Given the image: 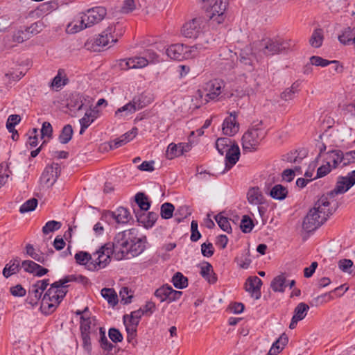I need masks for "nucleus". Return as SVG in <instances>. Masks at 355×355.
<instances>
[{
  "label": "nucleus",
  "instance_id": "27",
  "mask_svg": "<svg viewBox=\"0 0 355 355\" xmlns=\"http://www.w3.org/2000/svg\"><path fill=\"white\" fill-rule=\"evenodd\" d=\"M135 202L137 205V208H133L134 213L144 212L147 211L150 207V203L148 201V197L143 193H137L135 195Z\"/></svg>",
  "mask_w": 355,
  "mask_h": 355
},
{
  "label": "nucleus",
  "instance_id": "54",
  "mask_svg": "<svg viewBox=\"0 0 355 355\" xmlns=\"http://www.w3.org/2000/svg\"><path fill=\"white\" fill-rule=\"evenodd\" d=\"M180 155H182V152L180 150L179 145H177L174 143H171L167 148L166 157L168 159H172Z\"/></svg>",
  "mask_w": 355,
  "mask_h": 355
},
{
  "label": "nucleus",
  "instance_id": "18",
  "mask_svg": "<svg viewBox=\"0 0 355 355\" xmlns=\"http://www.w3.org/2000/svg\"><path fill=\"white\" fill-rule=\"evenodd\" d=\"M89 101L82 94H72L69 99L67 107L71 112H78L87 107Z\"/></svg>",
  "mask_w": 355,
  "mask_h": 355
},
{
  "label": "nucleus",
  "instance_id": "16",
  "mask_svg": "<svg viewBox=\"0 0 355 355\" xmlns=\"http://www.w3.org/2000/svg\"><path fill=\"white\" fill-rule=\"evenodd\" d=\"M132 237L134 239H131V242H130V246L128 247V256L130 257H137L141 254L145 248V242L143 239L137 237V231L132 228Z\"/></svg>",
  "mask_w": 355,
  "mask_h": 355
},
{
  "label": "nucleus",
  "instance_id": "47",
  "mask_svg": "<svg viewBox=\"0 0 355 355\" xmlns=\"http://www.w3.org/2000/svg\"><path fill=\"white\" fill-rule=\"evenodd\" d=\"M107 32L114 36L116 42L118 41L119 37H121L124 33L125 28L121 24L116 23L109 26L107 28Z\"/></svg>",
  "mask_w": 355,
  "mask_h": 355
},
{
  "label": "nucleus",
  "instance_id": "20",
  "mask_svg": "<svg viewBox=\"0 0 355 355\" xmlns=\"http://www.w3.org/2000/svg\"><path fill=\"white\" fill-rule=\"evenodd\" d=\"M135 214L138 223L142 224L146 228L152 227L158 218V214L153 211L148 213H146V211H144V212L137 211Z\"/></svg>",
  "mask_w": 355,
  "mask_h": 355
},
{
  "label": "nucleus",
  "instance_id": "59",
  "mask_svg": "<svg viewBox=\"0 0 355 355\" xmlns=\"http://www.w3.org/2000/svg\"><path fill=\"white\" fill-rule=\"evenodd\" d=\"M94 121V120L90 117V115L87 112H85V115L83 118L79 120L80 125V134L83 135L85 130Z\"/></svg>",
  "mask_w": 355,
  "mask_h": 355
},
{
  "label": "nucleus",
  "instance_id": "33",
  "mask_svg": "<svg viewBox=\"0 0 355 355\" xmlns=\"http://www.w3.org/2000/svg\"><path fill=\"white\" fill-rule=\"evenodd\" d=\"M271 198L278 200H284L288 195V189L282 184H275L269 193Z\"/></svg>",
  "mask_w": 355,
  "mask_h": 355
},
{
  "label": "nucleus",
  "instance_id": "5",
  "mask_svg": "<svg viewBox=\"0 0 355 355\" xmlns=\"http://www.w3.org/2000/svg\"><path fill=\"white\" fill-rule=\"evenodd\" d=\"M266 131L262 127V122L253 124L242 137V147L244 151L257 150L261 141L265 138Z\"/></svg>",
  "mask_w": 355,
  "mask_h": 355
},
{
  "label": "nucleus",
  "instance_id": "14",
  "mask_svg": "<svg viewBox=\"0 0 355 355\" xmlns=\"http://www.w3.org/2000/svg\"><path fill=\"white\" fill-rule=\"evenodd\" d=\"M224 87V83L221 80L214 79L206 83L205 89L206 91L205 101L216 100L222 93Z\"/></svg>",
  "mask_w": 355,
  "mask_h": 355
},
{
  "label": "nucleus",
  "instance_id": "39",
  "mask_svg": "<svg viewBox=\"0 0 355 355\" xmlns=\"http://www.w3.org/2000/svg\"><path fill=\"white\" fill-rule=\"evenodd\" d=\"M270 286L275 292H284L286 285V277L284 274L275 277L271 282Z\"/></svg>",
  "mask_w": 355,
  "mask_h": 355
},
{
  "label": "nucleus",
  "instance_id": "17",
  "mask_svg": "<svg viewBox=\"0 0 355 355\" xmlns=\"http://www.w3.org/2000/svg\"><path fill=\"white\" fill-rule=\"evenodd\" d=\"M261 285L262 281L258 277H250L247 279L245 283V291L251 295L252 297L258 300L261 295Z\"/></svg>",
  "mask_w": 355,
  "mask_h": 355
},
{
  "label": "nucleus",
  "instance_id": "26",
  "mask_svg": "<svg viewBox=\"0 0 355 355\" xmlns=\"http://www.w3.org/2000/svg\"><path fill=\"white\" fill-rule=\"evenodd\" d=\"M74 258L78 264L85 266V268L88 270L95 271V270L89 267L90 263L92 265L94 264L92 254L87 252L80 251L75 254Z\"/></svg>",
  "mask_w": 355,
  "mask_h": 355
},
{
  "label": "nucleus",
  "instance_id": "36",
  "mask_svg": "<svg viewBox=\"0 0 355 355\" xmlns=\"http://www.w3.org/2000/svg\"><path fill=\"white\" fill-rule=\"evenodd\" d=\"M116 221L118 224H126L131 219L130 211L123 207H120L114 211Z\"/></svg>",
  "mask_w": 355,
  "mask_h": 355
},
{
  "label": "nucleus",
  "instance_id": "1",
  "mask_svg": "<svg viewBox=\"0 0 355 355\" xmlns=\"http://www.w3.org/2000/svg\"><path fill=\"white\" fill-rule=\"evenodd\" d=\"M329 207L330 202L327 196H321L305 216L302 223L303 229L307 232H311L320 227L332 214V210Z\"/></svg>",
  "mask_w": 355,
  "mask_h": 355
},
{
  "label": "nucleus",
  "instance_id": "8",
  "mask_svg": "<svg viewBox=\"0 0 355 355\" xmlns=\"http://www.w3.org/2000/svg\"><path fill=\"white\" fill-rule=\"evenodd\" d=\"M208 25V20L203 16L193 18L185 23L182 28V34L187 38H198Z\"/></svg>",
  "mask_w": 355,
  "mask_h": 355
},
{
  "label": "nucleus",
  "instance_id": "21",
  "mask_svg": "<svg viewBox=\"0 0 355 355\" xmlns=\"http://www.w3.org/2000/svg\"><path fill=\"white\" fill-rule=\"evenodd\" d=\"M309 309V306L304 302L299 303L294 309V314L289 324V328L293 329L296 327L297 322L303 320Z\"/></svg>",
  "mask_w": 355,
  "mask_h": 355
},
{
  "label": "nucleus",
  "instance_id": "11",
  "mask_svg": "<svg viewBox=\"0 0 355 355\" xmlns=\"http://www.w3.org/2000/svg\"><path fill=\"white\" fill-rule=\"evenodd\" d=\"M259 48L265 55L270 56L283 52L287 44L280 39L264 38L260 41Z\"/></svg>",
  "mask_w": 355,
  "mask_h": 355
},
{
  "label": "nucleus",
  "instance_id": "55",
  "mask_svg": "<svg viewBox=\"0 0 355 355\" xmlns=\"http://www.w3.org/2000/svg\"><path fill=\"white\" fill-rule=\"evenodd\" d=\"M240 227L243 232L249 233L254 227L253 221L248 216L244 215L241 219Z\"/></svg>",
  "mask_w": 355,
  "mask_h": 355
},
{
  "label": "nucleus",
  "instance_id": "41",
  "mask_svg": "<svg viewBox=\"0 0 355 355\" xmlns=\"http://www.w3.org/2000/svg\"><path fill=\"white\" fill-rule=\"evenodd\" d=\"M101 293L102 297L105 299L110 305L114 306L117 304L118 296L113 288H104L101 290Z\"/></svg>",
  "mask_w": 355,
  "mask_h": 355
},
{
  "label": "nucleus",
  "instance_id": "25",
  "mask_svg": "<svg viewBox=\"0 0 355 355\" xmlns=\"http://www.w3.org/2000/svg\"><path fill=\"white\" fill-rule=\"evenodd\" d=\"M200 273L211 284L217 282V276L214 272L212 266L209 262H205L202 264Z\"/></svg>",
  "mask_w": 355,
  "mask_h": 355
},
{
  "label": "nucleus",
  "instance_id": "38",
  "mask_svg": "<svg viewBox=\"0 0 355 355\" xmlns=\"http://www.w3.org/2000/svg\"><path fill=\"white\" fill-rule=\"evenodd\" d=\"M354 37L355 33H354V30L350 27H347L338 36V40L341 44L344 45H349L352 44Z\"/></svg>",
  "mask_w": 355,
  "mask_h": 355
},
{
  "label": "nucleus",
  "instance_id": "37",
  "mask_svg": "<svg viewBox=\"0 0 355 355\" xmlns=\"http://www.w3.org/2000/svg\"><path fill=\"white\" fill-rule=\"evenodd\" d=\"M94 319L91 318H85L84 316H80V330L81 334H91L94 329L95 328V324L94 323Z\"/></svg>",
  "mask_w": 355,
  "mask_h": 355
},
{
  "label": "nucleus",
  "instance_id": "32",
  "mask_svg": "<svg viewBox=\"0 0 355 355\" xmlns=\"http://www.w3.org/2000/svg\"><path fill=\"white\" fill-rule=\"evenodd\" d=\"M324 40V31L322 28H315L309 39V44L313 48H319L322 45Z\"/></svg>",
  "mask_w": 355,
  "mask_h": 355
},
{
  "label": "nucleus",
  "instance_id": "40",
  "mask_svg": "<svg viewBox=\"0 0 355 355\" xmlns=\"http://www.w3.org/2000/svg\"><path fill=\"white\" fill-rule=\"evenodd\" d=\"M135 112V105H132L131 103L129 102L123 106L117 109L114 113L116 118L121 119L125 118L130 114Z\"/></svg>",
  "mask_w": 355,
  "mask_h": 355
},
{
  "label": "nucleus",
  "instance_id": "58",
  "mask_svg": "<svg viewBox=\"0 0 355 355\" xmlns=\"http://www.w3.org/2000/svg\"><path fill=\"white\" fill-rule=\"evenodd\" d=\"M99 329L101 334L100 345L101 348L105 351L111 352L114 348V345L108 341L103 328L100 327Z\"/></svg>",
  "mask_w": 355,
  "mask_h": 355
},
{
  "label": "nucleus",
  "instance_id": "64",
  "mask_svg": "<svg viewBox=\"0 0 355 355\" xmlns=\"http://www.w3.org/2000/svg\"><path fill=\"white\" fill-rule=\"evenodd\" d=\"M353 266V262L350 259H341L338 261V268L344 272L351 273V268Z\"/></svg>",
  "mask_w": 355,
  "mask_h": 355
},
{
  "label": "nucleus",
  "instance_id": "35",
  "mask_svg": "<svg viewBox=\"0 0 355 355\" xmlns=\"http://www.w3.org/2000/svg\"><path fill=\"white\" fill-rule=\"evenodd\" d=\"M42 295V294L38 290L31 286L28 291V295L26 300V303L30 304L32 308H34L38 304Z\"/></svg>",
  "mask_w": 355,
  "mask_h": 355
},
{
  "label": "nucleus",
  "instance_id": "62",
  "mask_svg": "<svg viewBox=\"0 0 355 355\" xmlns=\"http://www.w3.org/2000/svg\"><path fill=\"white\" fill-rule=\"evenodd\" d=\"M108 336L113 343H117L123 340L121 333L116 328H110L108 331Z\"/></svg>",
  "mask_w": 355,
  "mask_h": 355
},
{
  "label": "nucleus",
  "instance_id": "46",
  "mask_svg": "<svg viewBox=\"0 0 355 355\" xmlns=\"http://www.w3.org/2000/svg\"><path fill=\"white\" fill-rule=\"evenodd\" d=\"M173 286L178 289H183L188 286V279L181 272H176L172 278Z\"/></svg>",
  "mask_w": 355,
  "mask_h": 355
},
{
  "label": "nucleus",
  "instance_id": "43",
  "mask_svg": "<svg viewBox=\"0 0 355 355\" xmlns=\"http://www.w3.org/2000/svg\"><path fill=\"white\" fill-rule=\"evenodd\" d=\"M233 144L230 139L227 137H220L217 139L216 141V148L218 152L223 155Z\"/></svg>",
  "mask_w": 355,
  "mask_h": 355
},
{
  "label": "nucleus",
  "instance_id": "13",
  "mask_svg": "<svg viewBox=\"0 0 355 355\" xmlns=\"http://www.w3.org/2000/svg\"><path fill=\"white\" fill-rule=\"evenodd\" d=\"M60 169L58 164L53 163L46 166L41 175V182L46 187L53 186L60 175Z\"/></svg>",
  "mask_w": 355,
  "mask_h": 355
},
{
  "label": "nucleus",
  "instance_id": "4",
  "mask_svg": "<svg viewBox=\"0 0 355 355\" xmlns=\"http://www.w3.org/2000/svg\"><path fill=\"white\" fill-rule=\"evenodd\" d=\"M132 237V229L118 233L114 238L113 242L107 243L114 252V258L116 260L130 259L128 247Z\"/></svg>",
  "mask_w": 355,
  "mask_h": 355
},
{
  "label": "nucleus",
  "instance_id": "42",
  "mask_svg": "<svg viewBox=\"0 0 355 355\" xmlns=\"http://www.w3.org/2000/svg\"><path fill=\"white\" fill-rule=\"evenodd\" d=\"M73 128L70 124L65 125L59 135V141L62 144H66L70 141L73 136Z\"/></svg>",
  "mask_w": 355,
  "mask_h": 355
},
{
  "label": "nucleus",
  "instance_id": "34",
  "mask_svg": "<svg viewBox=\"0 0 355 355\" xmlns=\"http://www.w3.org/2000/svg\"><path fill=\"white\" fill-rule=\"evenodd\" d=\"M123 322L125 326V330L127 331V341L131 343L133 346L137 344L136 336H137V325H135L130 323H128L126 317H123Z\"/></svg>",
  "mask_w": 355,
  "mask_h": 355
},
{
  "label": "nucleus",
  "instance_id": "24",
  "mask_svg": "<svg viewBox=\"0 0 355 355\" xmlns=\"http://www.w3.org/2000/svg\"><path fill=\"white\" fill-rule=\"evenodd\" d=\"M255 57L252 52V49L250 46H246L243 49L241 50L239 53V61L243 64L245 69L250 71L253 69V62Z\"/></svg>",
  "mask_w": 355,
  "mask_h": 355
},
{
  "label": "nucleus",
  "instance_id": "19",
  "mask_svg": "<svg viewBox=\"0 0 355 355\" xmlns=\"http://www.w3.org/2000/svg\"><path fill=\"white\" fill-rule=\"evenodd\" d=\"M240 157V148L236 144H233L225 152V168L229 170L234 166Z\"/></svg>",
  "mask_w": 355,
  "mask_h": 355
},
{
  "label": "nucleus",
  "instance_id": "50",
  "mask_svg": "<svg viewBox=\"0 0 355 355\" xmlns=\"http://www.w3.org/2000/svg\"><path fill=\"white\" fill-rule=\"evenodd\" d=\"M191 211L188 206L184 205L180 207L175 211V220L178 223L182 222L184 218L191 215Z\"/></svg>",
  "mask_w": 355,
  "mask_h": 355
},
{
  "label": "nucleus",
  "instance_id": "60",
  "mask_svg": "<svg viewBox=\"0 0 355 355\" xmlns=\"http://www.w3.org/2000/svg\"><path fill=\"white\" fill-rule=\"evenodd\" d=\"M101 220L109 225L116 223L114 211H105L103 212Z\"/></svg>",
  "mask_w": 355,
  "mask_h": 355
},
{
  "label": "nucleus",
  "instance_id": "53",
  "mask_svg": "<svg viewBox=\"0 0 355 355\" xmlns=\"http://www.w3.org/2000/svg\"><path fill=\"white\" fill-rule=\"evenodd\" d=\"M170 286H163L157 288L155 292V296L161 302L168 301Z\"/></svg>",
  "mask_w": 355,
  "mask_h": 355
},
{
  "label": "nucleus",
  "instance_id": "9",
  "mask_svg": "<svg viewBox=\"0 0 355 355\" xmlns=\"http://www.w3.org/2000/svg\"><path fill=\"white\" fill-rule=\"evenodd\" d=\"M227 3L224 0H214L210 1L207 4L206 15L204 16L208 21L211 23L216 21V24H220L224 21V12L226 9Z\"/></svg>",
  "mask_w": 355,
  "mask_h": 355
},
{
  "label": "nucleus",
  "instance_id": "6",
  "mask_svg": "<svg viewBox=\"0 0 355 355\" xmlns=\"http://www.w3.org/2000/svg\"><path fill=\"white\" fill-rule=\"evenodd\" d=\"M157 58L158 55L154 51L148 49L145 52V56H135L120 60L119 65L122 70L141 69L146 67L150 62L157 61Z\"/></svg>",
  "mask_w": 355,
  "mask_h": 355
},
{
  "label": "nucleus",
  "instance_id": "2",
  "mask_svg": "<svg viewBox=\"0 0 355 355\" xmlns=\"http://www.w3.org/2000/svg\"><path fill=\"white\" fill-rule=\"evenodd\" d=\"M69 278H62L53 283L41 299L40 310L44 315L52 313L67 293L66 285Z\"/></svg>",
  "mask_w": 355,
  "mask_h": 355
},
{
  "label": "nucleus",
  "instance_id": "45",
  "mask_svg": "<svg viewBox=\"0 0 355 355\" xmlns=\"http://www.w3.org/2000/svg\"><path fill=\"white\" fill-rule=\"evenodd\" d=\"M215 220L222 230L226 232L227 233L232 232V227L229 220L226 216H223V213H219L217 214L215 216Z\"/></svg>",
  "mask_w": 355,
  "mask_h": 355
},
{
  "label": "nucleus",
  "instance_id": "31",
  "mask_svg": "<svg viewBox=\"0 0 355 355\" xmlns=\"http://www.w3.org/2000/svg\"><path fill=\"white\" fill-rule=\"evenodd\" d=\"M248 200L251 205H260L263 202V196L257 187H252L249 189L247 193Z\"/></svg>",
  "mask_w": 355,
  "mask_h": 355
},
{
  "label": "nucleus",
  "instance_id": "57",
  "mask_svg": "<svg viewBox=\"0 0 355 355\" xmlns=\"http://www.w3.org/2000/svg\"><path fill=\"white\" fill-rule=\"evenodd\" d=\"M144 315V314L141 310V309H139L138 310L131 312L130 315H125V316L126 317V320L128 321V323H130L138 326L139 320Z\"/></svg>",
  "mask_w": 355,
  "mask_h": 355
},
{
  "label": "nucleus",
  "instance_id": "7",
  "mask_svg": "<svg viewBox=\"0 0 355 355\" xmlns=\"http://www.w3.org/2000/svg\"><path fill=\"white\" fill-rule=\"evenodd\" d=\"M207 48V46H205L201 43L196 44L190 47L184 46L182 44H175L168 46L166 50V53L171 59L182 60L195 56V54L193 53L195 50H201Z\"/></svg>",
  "mask_w": 355,
  "mask_h": 355
},
{
  "label": "nucleus",
  "instance_id": "10",
  "mask_svg": "<svg viewBox=\"0 0 355 355\" xmlns=\"http://www.w3.org/2000/svg\"><path fill=\"white\" fill-rule=\"evenodd\" d=\"M111 256L114 257V252L107 243L92 254L94 264L90 263L89 267L95 271L104 268L110 263Z\"/></svg>",
  "mask_w": 355,
  "mask_h": 355
},
{
  "label": "nucleus",
  "instance_id": "51",
  "mask_svg": "<svg viewBox=\"0 0 355 355\" xmlns=\"http://www.w3.org/2000/svg\"><path fill=\"white\" fill-rule=\"evenodd\" d=\"M37 200L34 198L26 200L20 206V213L24 214L35 210L37 205Z\"/></svg>",
  "mask_w": 355,
  "mask_h": 355
},
{
  "label": "nucleus",
  "instance_id": "48",
  "mask_svg": "<svg viewBox=\"0 0 355 355\" xmlns=\"http://www.w3.org/2000/svg\"><path fill=\"white\" fill-rule=\"evenodd\" d=\"M30 28H27L24 30H19L15 32L13 35L12 40L14 42L21 43L31 37L33 31H30Z\"/></svg>",
  "mask_w": 355,
  "mask_h": 355
},
{
  "label": "nucleus",
  "instance_id": "29",
  "mask_svg": "<svg viewBox=\"0 0 355 355\" xmlns=\"http://www.w3.org/2000/svg\"><path fill=\"white\" fill-rule=\"evenodd\" d=\"M20 268V259L19 257H16L11 260L8 263H7L3 270V275L6 278H8L12 275L15 274L19 272Z\"/></svg>",
  "mask_w": 355,
  "mask_h": 355
},
{
  "label": "nucleus",
  "instance_id": "3",
  "mask_svg": "<svg viewBox=\"0 0 355 355\" xmlns=\"http://www.w3.org/2000/svg\"><path fill=\"white\" fill-rule=\"evenodd\" d=\"M106 14V8L103 6L88 9L85 12L82 13L80 25L69 24L67 27V31L71 33H75L86 28L91 27L95 24L101 21L105 18Z\"/></svg>",
  "mask_w": 355,
  "mask_h": 355
},
{
  "label": "nucleus",
  "instance_id": "23",
  "mask_svg": "<svg viewBox=\"0 0 355 355\" xmlns=\"http://www.w3.org/2000/svg\"><path fill=\"white\" fill-rule=\"evenodd\" d=\"M344 153L340 150H332L327 153L324 158L327 162L332 168H337L340 164L344 166Z\"/></svg>",
  "mask_w": 355,
  "mask_h": 355
},
{
  "label": "nucleus",
  "instance_id": "12",
  "mask_svg": "<svg viewBox=\"0 0 355 355\" xmlns=\"http://www.w3.org/2000/svg\"><path fill=\"white\" fill-rule=\"evenodd\" d=\"M355 184V170L349 172L345 177H339L336 185L329 195L333 196L335 194H342L347 191Z\"/></svg>",
  "mask_w": 355,
  "mask_h": 355
},
{
  "label": "nucleus",
  "instance_id": "52",
  "mask_svg": "<svg viewBox=\"0 0 355 355\" xmlns=\"http://www.w3.org/2000/svg\"><path fill=\"white\" fill-rule=\"evenodd\" d=\"M298 83H293L290 88L285 89L281 94V98L285 101L293 99L298 92Z\"/></svg>",
  "mask_w": 355,
  "mask_h": 355
},
{
  "label": "nucleus",
  "instance_id": "22",
  "mask_svg": "<svg viewBox=\"0 0 355 355\" xmlns=\"http://www.w3.org/2000/svg\"><path fill=\"white\" fill-rule=\"evenodd\" d=\"M138 128L136 127L132 128L130 130L128 131L121 137L112 140L110 142V148L112 149L118 148L129 141H132L137 135Z\"/></svg>",
  "mask_w": 355,
  "mask_h": 355
},
{
  "label": "nucleus",
  "instance_id": "44",
  "mask_svg": "<svg viewBox=\"0 0 355 355\" xmlns=\"http://www.w3.org/2000/svg\"><path fill=\"white\" fill-rule=\"evenodd\" d=\"M302 170L300 166H295L293 168H287L283 171L282 173V180L291 182L297 174H301Z\"/></svg>",
  "mask_w": 355,
  "mask_h": 355
},
{
  "label": "nucleus",
  "instance_id": "63",
  "mask_svg": "<svg viewBox=\"0 0 355 355\" xmlns=\"http://www.w3.org/2000/svg\"><path fill=\"white\" fill-rule=\"evenodd\" d=\"M21 267L24 271L33 274L37 268H38V264L31 260H25L22 261Z\"/></svg>",
  "mask_w": 355,
  "mask_h": 355
},
{
  "label": "nucleus",
  "instance_id": "56",
  "mask_svg": "<svg viewBox=\"0 0 355 355\" xmlns=\"http://www.w3.org/2000/svg\"><path fill=\"white\" fill-rule=\"evenodd\" d=\"M62 226L60 222L55 220H49L42 227V232L44 234H49L51 232L59 230Z\"/></svg>",
  "mask_w": 355,
  "mask_h": 355
},
{
  "label": "nucleus",
  "instance_id": "49",
  "mask_svg": "<svg viewBox=\"0 0 355 355\" xmlns=\"http://www.w3.org/2000/svg\"><path fill=\"white\" fill-rule=\"evenodd\" d=\"M175 207L170 202H165L162 205L160 208V215L164 219H169L172 218Z\"/></svg>",
  "mask_w": 355,
  "mask_h": 355
},
{
  "label": "nucleus",
  "instance_id": "15",
  "mask_svg": "<svg viewBox=\"0 0 355 355\" xmlns=\"http://www.w3.org/2000/svg\"><path fill=\"white\" fill-rule=\"evenodd\" d=\"M237 113L231 112L230 116L225 118L222 124V130L225 135L232 137L239 130V123L236 121Z\"/></svg>",
  "mask_w": 355,
  "mask_h": 355
},
{
  "label": "nucleus",
  "instance_id": "61",
  "mask_svg": "<svg viewBox=\"0 0 355 355\" xmlns=\"http://www.w3.org/2000/svg\"><path fill=\"white\" fill-rule=\"evenodd\" d=\"M310 63L312 65L317 67H325L331 64V62L328 60L324 59L322 57L313 55L310 58Z\"/></svg>",
  "mask_w": 355,
  "mask_h": 355
},
{
  "label": "nucleus",
  "instance_id": "30",
  "mask_svg": "<svg viewBox=\"0 0 355 355\" xmlns=\"http://www.w3.org/2000/svg\"><path fill=\"white\" fill-rule=\"evenodd\" d=\"M94 43L98 46L105 47L110 44L116 43V38L110 33H108L106 28L96 38Z\"/></svg>",
  "mask_w": 355,
  "mask_h": 355
},
{
  "label": "nucleus",
  "instance_id": "28",
  "mask_svg": "<svg viewBox=\"0 0 355 355\" xmlns=\"http://www.w3.org/2000/svg\"><path fill=\"white\" fill-rule=\"evenodd\" d=\"M306 157V152L304 150L300 151L295 150L286 154L284 156V160L294 163L295 166H300L302 160Z\"/></svg>",
  "mask_w": 355,
  "mask_h": 355
}]
</instances>
